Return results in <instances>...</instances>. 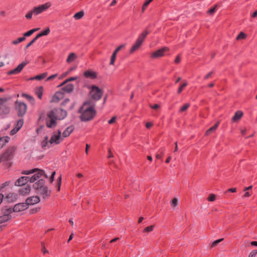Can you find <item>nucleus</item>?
Returning a JSON list of instances; mask_svg holds the SVG:
<instances>
[{"label":"nucleus","mask_w":257,"mask_h":257,"mask_svg":"<svg viewBox=\"0 0 257 257\" xmlns=\"http://www.w3.org/2000/svg\"><path fill=\"white\" fill-rule=\"evenodd\" d=\"M95 106V103L92 100H88L83 103L78 110L80 114L79 118L81 121H89L95 118L97 114Z\"/></svg>","instance_id":"obj_1"},{"label":"nucleus","mask_w":257,"mask_h":257,"mask_svg":"<svg viewBox=\"0 0 257 257\" xmlns=\"http://www.w3.org/2000/svg\"><path fill=\"white\" fill-rule=\"evenodd\" d=\"M67 115V111L60 108L55 107L50 110L47 114L46 125L48 128H54L57 124V120H62Z\"/></svg>","instance_id":"obj_2"},{"label":"nucleus","mask_w":257,"mask_h":257,"mask_svg":"<svg viewBox=\"0 0 257 257\" xmlns=\"http://www.w3.org/2000/svg\"><path fill=\"white\" fill-rule=\"evenodd\" d=\"M16 149L17 147L14 146L8 147L0 156V163L13 160Z\"/></svg>","instance_id":"obj_3"},{"label":"nucleus","mask_w":257,"mask_h":257,"mask_svg":"<svg viewBox=\"0 0 257 257\" xmlns=\"http://www.w3.org/2000/svg\"><path fill=\"white\" fill-rule=\"evenodd\" d=\"M150 33V31L146 29L138 37L135 43L130 49V53H133L137 50L141 46L147 36Z\"/></svg>","instance_id":"obj_4"},{"label":"nucleus","mask_w":257,"mask_h":257,"mask_svg":"<svg viewBox=\"0 0 257 257\" xmlns=\"http://www.w3.org/2000/svg\"><path fill=\"white\" fill-rule=\"evenodd\" d=\"M90 88L89 94L91 98L95 101L100 100L103 94V90L95 85H91Z\"/></svg>","instance_id":"obj_5"},{"label":"nucleus","mask_w":257,"mask_h":257,"mask_svg":"<svg viewBox=\"0 0 257 257\" xmlns=\"http://www.w3.org/2000/svg\"><path fill=\"white\" fill-rule=\"evenodd\" d=\"M16 110L17 111V115L19 117H23L26 113L27 106L25 103L19 102L18 100L15 102Z\"/></svg>","instance_id":"obj_6"},{"label":"nucleus","mask_w":257,"mask_h":257,"mask_svg":"<svg viewBox=\"0 0 257 257\" xmlns=\"http://www.w3.org/2000/svg\"><path fill=\"white\" fill-rule=\"evenodd\" d=\"M3 215H0V224L5 223L12 218L11 207H5L2 209Z\"/></svg>","instance_id":"obj_7"},{"label":"nucleus","mask_w":257,"mask_h":257,"mask_svg":"<svg viewBox=\"0 0 257 257\" xmlns=\"http://www.w3.org/2000/svg\"><path fill=\"white\" fill-rule=\"evenodd\" d=\"M51 6V4L50 2H47L44 4L41 5L38 7H35L33 8V13L35 16L38 15L43 12L46 11Z\"/></svg>","instance_id":"obj_8"},{"label":"nucleus","mask_w":257,"mask_h":257,"mask_svg":"<svg viewBox=\"0 0 257 257\" xmlns=\"http://www.w3.org/2000/svg\"><path fill=\"white\" fill-rule=\"evenodd\" d=\"M35 191L37 193L40 194L43 199L48 198L51 195V190H49L47 187L45 185L40 189H35Z\"/></svg>","instance_id":"obj_9"},{"label":"nucleus","mask_w":257,"mask_h":257,"mask_svg":"<svg viewBox=\"0 0 257 257\" xmlns=\"http://www.w3.org/2000/svg\"><path fill=\"white\" fill-rule=\"evenodd\" d=\"M28 208L26 202L19 203L15 204L13 208H11L12 213L13 212H19L24 211Z\"/></svg>","instance_id":"obj_10"},{"label":"nucleus","mask_w":257,"mask_h":257,"mask_svg":"<svg viewBox=\"0 0 257 257\" xmlns=\"http://www.w3.org/2000/svg\"><path fill=\"white\" fill-rule=\"evenodd\" d=\"M168 51H169L168 47H163L152 53L151 57L152 58H157L163 57L164 56V53Z\"/></svg>","instance_id":"obj_11"},{"label":"nucleus","mask_w":257,"mask_h":257,"mask_svg":"<svg viewBox=\"0 0 257 257\" xmlns=\"http://www.w3.org/2000/svg\"><path fill=\"white\" fill-rule=\"evenodd\" d=\"M28 63V62H23L20 64L16 68L8 72L7 74L11 75L13 74H17L21 72L24 67Z\"/></svg>","instance_id":"obj_12"},{"label":"nucleus","mask_w":257,"mask_h":257,"mask_svg":"<svg viewBox=\"0 0 257 257\" xmlns=\"http://www.w3.org/2000/svg\"><path fill=\"white\" fill-rule=\"evenodd\" d=\"M64 93L61 90L57 91L52 96L51 102H58L60 100L64 97Z\"/></svg>","instance_id":"obj_13"},{"label":"nucleus","mask_w":257,"mask_h":257,"mask_svg":"<svg viewBox=\"0 0 257 257\" xmlns=\"http://www.w3.org/2000/svg\"><path fill=\"white\" fill-rule=\"evenodd\" d=\"M44 173V170H38L37 172H35L31 177H29L28 179V182L33 183L36 180H39L41 178V174Z\"/></svg>","instance_id":"obj_14"},{"label":"nucleus","mask_w":257,"mask_h":257,"mask_svg":"<svg viewBox=\"0 0 257 257\" xmlns=\"http://www.w3.org/2000/svg\"><path fill=\"white\" fill-rule=\"evenodd\" d=\"M28 179H29V177L22 176L17 180L15 183V185L17 186H25L28 182Z\"/></svg>","instance_id":"obj_15"},{"label":"nucleus","mask_w":257,"mask_h":257,"mask_svg":"<svg viewBox=\"0 0 257 257\" xmlns=\"http://www.w3.org/2000/svg\"><path fill=\"white\" fill-rule=\"evenodd\" d=\"M40 201V198L37 196L28 197L26 200V202L28 204V206L29 205H32L37 204Z\"/></svg>","instance_id":"obj_16"},{"label":"nucleus","mask_w":257,"mask_h":257,"mask_svg":"<svg viewBox=\"0 0 257 257\" xmlns=\"http://www.w3.org/2000/svg\"><path fill=\"white\" fill-rule=\"evenodd\" d=\"M83 75L86 78H89L90 79H95L97 78L96 72L91 70L85 71L83 73Z\"/></svg>","instance_id":"obj_17"},{"label":"nucleus","mask_w":257,"mask_h":257,"mask_svg":"<svg viewBox=\"0 0 257 257\" xmlns=\"http://www.w3.org/2000/svg\"><path fill=\"white\" fill-rule=\"evenodd\" d=\"M61 131L60 130L58 131V134H53V135L51 137L50 140H49V143L50 144L55 143L56 144H58L60 143V138L61 137Z\"/></svg>","instance_id":"obj_18"},{"label":"nucleus","mask_w":257,"mask_h":257,"mask_svg":"<svg viewBox=\"0 0 257 257\" xmlns=\"http://www.w3.org/2000/svg\"><path fill=\"white\" fill-rule=\"evenodd\" d=\"M31 191V187L29 185H25L24 187H22L19 190V193L22 195H26L29 194Z\"/></svg>","instance_id":"obj_19"},{"label":"nucleus","mask_w":257,"mask_h":257,"mask_svg":"<svg viewBox=\"0 0 257 257\" xmlns=\"http://www.w3.org/2000/svg\"><path fill=\"white\" fill-rule=\"evenodd\" d=\"M10 111V107L6 105H2L0 106V115H4L9 113Z\"/></svg>","instance_id":"obj_20"},{"label":"nucleus","mask_w":257,"mask_h":257,"mask_svg":"<svg viewBox=\"0 0 257 257\" xmlns=\"http://www.w3.org/2000/svg\"><path fill=\"white\" fill-rule=\"evenodd\" d=\"M74 126L73 125H71L67 127L62 133L63 137L66 138L70 136L71 133L74 131Z\"/></svg>","instance_id":"obj_21"},{"label":"nucleus","mask_w":257,"mask_h":257,"mask_svg":"<svg viewBox=\"0 0 257 257\" xmlns=\"http://www.w3.org/2000/svg\"><path fill=\"white\" fill-rule=\"evenodd\" d=\"M74 89V86L72 84H68L61 88V91L64 93H70Z\"/></svg>","instance_id":"obj_22"},{"label":"nucleus","mask_w":257,"mask_h":257,"mask_svg":"<svg viewBox=\"0 0 257 257\" xmlns=\"http://www.w3.org/2000/svg\"><path fill=\"white\" fill-rule=\"evenodd\" d=\"M18 196L14 193H9L6 197L8 202H13L17 200Z\"/></svg>","instance_id":"obj_23"},{"label":"nucleus","mask_w":257,"mask_h":257,"mask_svg":"<svg viewBox=\"0 0 257 257\" xmlns=\"http://www.w3.org/2000/svg\"><path fill=\"white\" fill-rule=\"evenodd\" d=\"M45 181L43 179H40L33 184V187L35 190L36 189H40L41 187L45 185Z\"/></svg>","instance_id":"obj_24"},{"label":"nucleus","mask_w":257,"mask_h":257,"mask_svg":"<svg viewBox=\"0 0 257 257\" xmlns=\"http://www.w3.org/2000/svg\"><path fill=\"white\" fill-rule=\"evenodd\" d=\"M243 115V112L240 110H238L235 112L234 115L232 118L233 122H236L239 120Z\"/></svg>","instance_id":"obj_25"},{"label":"nucleus","mask_w":257,"mask_h":257,"mask_svg":"<svg viewBox=\"0 0 257 257\" xmlns=\"http://www.w3.org/2000/svg\"><path fill=\"white\" fill-rule=\"evenodd\" d=\"M43 92V87L42 86H40L39 87H37L35 89V93L40 99H42Z\"/></svg>","instance_id":"obj_26"},{"label":"nucleus","mask_w":257,"mask_h":257,"mask_svg":"<svg viewBox=\"0 0 257 257\" xmlns=\"http://www.w3.org/2000/svg\"><path fill=\"white\" fill-rule=\"evenodd\" d=\"M22 96L27 99L29 101V102L32 104H34L35 103V100L34 98L31 95H30L25 93H23L22 94Z\"/></svg>","instance_id":"obj_27"},{"label":"nucleus","mask_w":257,"mask_h":257,"mask_svg":"<svg viewBox=\"0 0 257 257\" xmlns=\"http://www.w3.org/2000/svg\"><path fill=\"white\" fill-rule=\"evenodd\" d=\"M165 148H161L158 151V153L156 155V158L157 159H161L165 155Z\"/></svg>","instance_id":"obj_28"},{"label":"nucleus","mask_w":257,"mask_h":257,"mask_svg":"<svg viewBox=\"0 0 257 257\" xmlns=\"http://www.w3.org/2000/svg\"><path fill=\"white\" fill-rule=\"evenodd\" d=\"M50 30L49 28H47L45 30L43 31L39 34H37L36 35L37 38H39L41 37H42L43 36H47L50 33Z\"/></svg>","instance_id":"obj_29"},{"label":"nucleus","mask_w":257,"mask_h":257,"mask_svg":"<svg viewBox=\"0 0 257 257\" xmlns=\"http://www.w3.org/2000/svg\"><path fill=\"white\" fill-rule=\"evenodd\" d=\"M40 28H35L31 29L24 34V37H29L31 36L35 32L39 30Z\"/></svg>","instance_id":"obj_30"},{"label":"nucleus","mask_w":257,"mask_h":257,"mask_svg":"<svg viewBox=\"0 0 257 257\" xmlns=\"http://www.w3.org/2000/svg\"><path fill=\"white\" fill-rule=\"evenodd\" d=\"M75 58H76L75 54L74 53H71L68 55V56L67 58V60H66V62L67 63H70V62L74 61Z\"/></svg>","instance_id":"obj_31"},{"label":"nucleus","mask_w":257,"mask_h":257,"mask_svg":"<svg viewBox=\"0 0 257 257\" xmlns=\"http://www.w3.org/2000/svg\"><path fill=\"white\" fill-rule=\"evenodd\" d=\"M217 7H218L217 5H215V6H214L213 7L211 8L207 11V14H208L209 15H210V16L213 15L214 14L216 11Z\"/></svg>","instance_id":"obj_32"},{"label":"nucleus","mask_w":257,"mask_h":257,"mask_svg":"<svg viewBox=\"0 0 257 257\" xmlns=\"http://www.w3.org/2000/svg\"><path fill=\"white\" fill-rule=\"evenodd\" d=\"M47 73L45 72V73H42V74L37 75L34 78H32V79H36V80H40L43 79H44L47 76Z\"/></svg>","instance_id":"obj_33"},{"label":"nucleus","mask_w":257,"mask_h":257,"mask_svg":"<svg viewBox=\"0 0 257 257\" xmlns=\"http://www.w3.org/2000/svg\"><path fill=\"white\" fill-rule=\"evenodd\" d=\"M24 124V119L23 118L19 119L17 122L15 127L19 131L21 129Z\"/></svg>","instance_id":"obj_34"},{"label":"nucleus","mask_w":257,"mask_h":257,"mask_svg":"<svg viewBox=\"0 0 257 257\" xmlns=\"http://www.w3.org/2000/svg\"><path fill=\"white\" fill-rule=\"evenodd\" d=\"M26 40V38L25 37H20L17 39L15 40L12 41V43L14 45H17L19 43L25 41Z\"/></svg>","instance_id":"obj_35"},{"label":"nucleus","mask_w":257,"mask_h":257,"mask_svg":"<svg viewBox=\"0 0 257 257\" xmlns=\"http://www.w3.org/2000/svg\"><path fill=\"white\" fill-rule=\"evenodd\" d=\"M48 136H46L44 138V139L42 141L41 145L42 148H45L47 146L48 143H49V141H48Z\"/></svg>","instance_id":"obj_36"},{"label":"nucleus","mask_w":257,"mask_h":257,"mask_svg":"<svg viewBox=\"0 0 257 257\" xmlns=\"http://www.w3.org/2000/svg\"><path fill=\"white\" fill-rule=\"evenodd\" d=\"M38 170H39L38 168L33 169L29 171H23L22 172V174H25V175H29L30 174L34 173L36 172H37Z\"/></svg>","instance_id":"obj_37"},{"label":"nucleus","mask_w":257,"mask_h":257,"mask_svg":"<svg viewBox=\"0 0 257 257\" xmlns=\"http://www.w3.org/2000/svg\"><path fill=\"white\" fill-rule=\"evenodd\" d=\"M153 0H146L142 7V11L143 12L145 11L148 5L151 3Z\"/></svg>","instance_id":"obj_38"},{"label":"nucleus","mask_w":257,"mask_h":257,"mask_svg":"<svg viewBox=\"0 0 257 257\" xmlns=\"http://www.w3.org/2000/svg\"><path fill=\"white\" fill-rule=\"evenodd\" d=\"M84 16V12L83 11H80L78 13H76L74 15V18H75L76 20H78L81 19L83 16Z\"/></svg>","instance_id":"obj_39"},{"label":"nucleus","mask_w":257,"mask_h":257,"mask_svg":"<svg viewBox=\"0 0 257 257\" xmlns=\"http://www.w3.org/2000/svg\"><path fill=\"white\" fill-rule=\"evenodd\" d=\"M116 54H117L116 53V52H113V53L111 56L109 65H114V62H115V60L116 59Z\"/></svg>","instance_id":"obj_40"},{"label":"nucleus","mask_w":257,"mask_h":257,"mask_svg":"<svg viewBox=\"0 0 257 257\" xmlns=\"http://www.w3.org/2000/svg\"><path fill=\"white\" fill-rule=\"evenodd\" d=\"M190 106V104L188 103H185L184 104L180 109L179 111L180 112H183L186 111Z\"/></svg>","instance_id":"obj_41"},{"label":"nucleus","mask_w":257,"mask_h":257,"mask_svg":"<svg viewBox=\"0 0 257 257\" xmlns=\"http://www.w3.org/2000/svg\"><path fill=\"white\" fill-rule=\"evenodd\" d=\"M77 79V77H71L68 79H67L65 81H64L63 83H62L59 86H62L63 85H64L66 83L75 80Z\"/></svg>","instance_id":"obj_42"},{"label":"nucleus","mask_w":257,"mask_h":257,"mask_svg":"<svg viewBox=\"0 0 257 257\" xmlns=\"http://www.w3.org/2000/svg\"><path fill=\"white\" fill-rule=\"evenodd\" d=\"M246 37V35L243 32H240L239 34L238 35V36L236 37V40H241V39H244Z\"/></svg>","instance_id":"obj_43"},{"label":"nucleus","mask_w":257,"mask_h":257,"mask_svg":"<svg viewBox=\"0 0 257 257\" xmlns=\"http://www.w3.org/2000/svg\"><path fill=\"white\" fill-rule=\"evenodd\" d=\"M154 228V225H150L146 227L143 230V232H149L153 230Z\"/></svg>","instance_id":"obj_44"},{"label":"nucleus","mask_w":257,"mask_h":257,"mask_svg":"<svg viewBox=\"0 0 257 257\" xmlns=\"http://www.w3.org/2000/svg\"><path fill=\"white\" fill-rule=\"evenodd\" d=\"M38 38H37V36H36L34 38H33L25 47V49H27L29 47H30L31 45H32L36 41Z\"/></svg>","instance_id":"obj_45"},{"label":"nucleus","mask_w":257,"mask_h":257,"mask_svg":"<svg viewBox=\"0 0 257 257\" xmlns=\"http://www.w3.org/2000/svg\"><path fill=\"white\" fill-rule=\"evenodd\" d=\"M40 209H41L40 207H35V208H32L29 210V213L31 214L36 213L39 212L40 210Z\"/></svg>","instance_id":"obj_46"},{"label":"nucleus","mask_w":257,"mask_h":257,"mask_svg":"<svg viewBox=\"0 0 257 257\" xmlns=\"http://www.w3.org/2000/svg\"><path fill=\"white\" fill-rule=\"evenodd\" d=\"M187 85V82H185V83H183L182 84H181V86L179 87V88L178 89V91H177L178 94H180L182 91L183 89Z\"/></svg>","instance_id":"obj_47"},{"label":"nucleus","mask_w":257,"mask_h":257,"mask_svg":"<svg viewBox=\"0 0 257 257\" xmlns=\"http://www.w3.org/2000/svg\"><path fill=\"white\" fill-rule=\"evenodd\" d=\"M223 240V238H220V239H219L214 241L211 244V247H213L216 246V245H218V244L219 243H220Z\"/></svg>","instance_id":"obj_48"},{"label":"nucleus","mask_w":257,"mask_h":257,"mask_svg":"<svg viewBox=\"0 0 257 257\" xmlns=\"http://www.w3.org/2000/svg\"><path fill=\"white\" fill-rule=\"evenodd\" d=\"M10 183L11 182L10 181H8L2 184L0 186V191H1L3 189H4L6 186H9Z\"/></svg>","instance_id":"obj_49"},{"label":"nucleus","mask_w":257,"mask_h":257,"mask_svg":"<svg viewBox=\"0 0 257 257\" xmlns=\"http://www.w3.org/2000/svg\"><path fill=\"white\" fill-rule=\"evenodd\" d=\"M34 14V13H33V10L31 11H30L28 12V13L26 15L25 17L27 19H31L32 18V16Z\"/></svg>","instance_id":"obj_50"},{"label":"nucleus","mask_w":257,"mask_h":257,"mask_svg":"<svg viewBox=\"0 0 257 257\" xmlns=\"http://www.w3.org/2000/svg\"><path fill=\"white\" fill-rule=\"evenodd\" d=\"M214 131H215V130L212 126L206 131L205 135L208 136Z\"/></svg>","instance_id":"obj_51"},{"label":"nucleus","mask_w":257,"mask_h":257,"mask_svg":"<svg viewBox=\"0 0 257 257\" xmlns=\"http://www.w3.org/2000/svg\"><path fill=\"white\" fill-rule=\"evenodd\" d=\"M216 197L214 194H210L208 198L209 201H213L215 200Z\"/></svg>","instance_id":"obj_52"},{"label":"nucleus","mask_w":257,"mask_h":257,"mask_svg":"<svg viewBox=\"0 0 257 257\" xmlns=\"http://www.w3.org/2000/svg\"><path fill=\"white\" fill-rule=\"evenodd\" d=\"M172 207H176L178 205V200L176 198H174L171 203Z\"/></svg>","instance_id":"obj_53"},{"label":"nucleus","mask_w":257,"mask_h":257,"mask_svg":"<svg viewBox=\"0 0 257 257\" xmlns=\"http://www.w3.org/2000/svg\"><path fill=\"white\" fill-rule=\"evenodd\" d=\"M257 253V249L252 250L249 254L248 257H255Z\"/></svg>","instance_id":"obj_54"},{"label":"nucleus","mask_w":257,"mask_h":257,"mask_svg":"<svg viewBox=\"0 0 257 257\" xmlns=\"http://www.w3.org/2000/svg\"><path fill=\"white\" fill-rule=\"evenodd\" d=\"M70 101L69 98H65L61 103V105L62 106H65L66 104Z\"/></svg>","instance_id":"obj_55"},{"label":"nucleus","mask_w":257,"mask_h":257,"mask_svg":"<svg viewBox=\"0 0 257 257\" xmlns=\"http://www.w3.org/2000/svg\"><path fill=\"white\" fill-rule=\"evenodd\" d=\"M61 184V176H60L57 180V186H58V191H60Z\"/></svg>","instance_id":"obj_56"},{"label":"nucleus","mask_w":257,"mask_h":257,"mask_svg":"<svg viewBox=\"0 0 257 257\" xmlns=\"http://www.w3.org/2000/svg\"><path fill=\"white\" fill-rule=\"evenodd\" d=\"M55 174H56V172L55 171H54L53 172H52V173L51 174V177H50V179H49V181H50V183H52L53 182L54 176H55Z\"/></svg>","instance_id":"obj_57"},{"label":"nucleus","mask_w":257,"mask_h":257,"mask_svg":"<svg viewBox=\"0 0 257 257\" xmlns=\"http://www.w3.org/2000/svg\"><path fill=\"white\" fill-rule=\"evenodd\" d=\"M18 131H19V130L17 128H16V127H15L14 128H13L12 130L11 131V132L10 133V135L11 136H13L15 134H16Z\"/></svg>","instance_id":"obj_58"},{"label":"nucleus","mask_w":257,"mask_h":257,"mask_svg":"<svg viewBox=\"0 0 257 257\" xmlns=\"http://www.w3.org/2000/svg\"><path fill=\"white\" fill-rule=\"evenodd\" d=\"M180 61H181V57H180V55H178L176 56V58H175V60H174V62H175V63H176V64H178V63H179L180 62Z\"/></svg>","instance_id":"obj_59"},{"label":"nucleus","mask_w":257,"mask_h":257,"mask_svg":"<svg viewBox=\"0 0 257 257\" xmlns=\"http://www.w3.org/2000/svg\"><path fill=\"white\" fill-rule=\"evenodd\" d=\"M116 119V117L115 116H113L110 119H109L108 121L109 124H112L115 122Z\"/></svg>","instance_id":"obj_60"},{"label":"nucleus","mask_w":257,"mask_h":257,"mask_svg":"<svg viewBox=\"0 0 257 257\" xmlns=\"http://www.w3.org/2000/svg\"><path fill=\"white\" fill-rule=\"evenodd\" d=\"M213 73H214L213 71H211V72H209L207 75H206L204 77V80L208 79L211 76V75L213 74Z\"/></svg>","instance_id":"obj_61"},{"label":"nucleus","mask_w":257,"mask_h":257,"mask_svg":"<svg viewBox=\"0 0 257 257\" xmlns=\"http://www.w3.org/2000/svg\"><path fill=\"white\" fill-rule=\"evenodd\" d=\"M57 76V74L52 75L50 76L49 77H48L47 78L46 80L47 81L51 80L55 78Z\"/></svg>","instance_id":"obj_62"},{"label":"nucleus","mask_w":257,"mask_h":257,"mask_svg":"<svg viewBox=\"0 0 257 257\" xmlns=\"http://www.w3.org/2000/svg\"><path fill=\"white\" fill-rule=\"evenodd\" d=\"M124 47V45H121L118 46L114 51L113 52H116L117 54L118 51H119L122 48Z\"/></svg>","instance_id":"obj_63"},{"label":"nucleus","mask_w":257,"mask_h":257,"mask_svg":"<svg viewBox=\"0 0 257 257\" xmlns=\"http://www.w3.org/2000/svg\"><path fill=\"white\" fill-rule=\"evenodd\" d=\"M150 107L151 108L153 109H157L159 108H160V105L158 104H155L153 105H150Z\"/></svg>","instance_id":"obj_64"}]
</instances>
